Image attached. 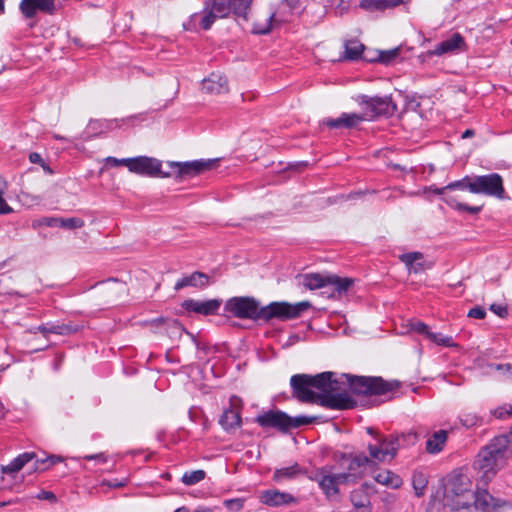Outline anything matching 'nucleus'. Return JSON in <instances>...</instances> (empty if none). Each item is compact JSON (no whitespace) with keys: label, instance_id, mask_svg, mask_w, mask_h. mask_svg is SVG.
Here are the masks:
<instances>
[{"label":"nucleus","instance_id":"48","mask_svg":"<svg viewBox=\"0 0 512 512\" xmlns=\"http://www.w3.org/2000/svg\"><path fill=\"white\" fill-rule=\"evenodd\" d=\"M131 160V158H123V159H118V158H115V157H107L106 158V163L107 164H110L112 166H126L128 169H129V161Z\"/></svg>","mask_w":512,"mask_h":512},{"label":"nucleus","instance_id":"3","mask_svg":"<svg viewBox=\"0 0 512 512\" xmlns=\"http://www.w3.org/2000/svg\"><path fill=\"white\" fill-rule=\"evenodd\" d=\"M474 492L470 478L461 473H452L444 486L443 503L452 511L471 510Z\"/></svg>","mask_w":512,"mask_h":512},{"label":"nucleus","instance_id":"28","mask_svg":"<svg viewBox=\"0 0 512 512\" xmlns=\"http://www.w3.org/2000/svg\"><path fill=\"white\" fill-rule=\"evenodd\" d=\"M82 328L81 325L69 323L62 324H43L39 325L36 330L40 331L43 335L57 334V335H70L78 332Z\"/></svg>","mask_w":512,"mask_h":512},{"label":"nucleus","instance_id":"13","mask_svg":"<svg viewBox=\"0 0 512 512\" xmlns=\"http://www.w3.org/2000/svg\"><path fill=\"white\" fill-rule=\"evenodd\" d=\"M311 480L316 481L327 499H332L339 494V484L346 483L345 476L341 473L334 474L332 466L319 468Z\"/></svg>","mask_w":512,"mask_h":512},{"label":"nucleus","instance_id":"49","mask_svg":"<svg viewBox=\"0 0 512 512\" xmlns=\"http://www.w3.org/2000/svg\"><path fill=\"white\" fill-rule=\"evenodd\" d=\"M486 316V311L483 307L476 306L469 310L468 317L474 319H483Z\"/></svg>","mask_w":512,"mask_h":512},{"label":"nucleus","instance_id":"46","mask_svg":"<svg viewBox=\"0 0 512 512\" xmlns=\"http://www.w3.org/2000/svg\"><path fill=\"white\" fill-rule=\"evenodd\" d=\"M411 329L419 334H423L428 337V334L431 332L427 324L421 321H414L411 323Z\"/></svg>","mask_w":512,"mask_h":512},{"label":"nucleus","instance_id":"62","mask_svg":"<svg viewBox=\"0 0 512 512\" xmlns=\"http://www.w3.org/2000/svg\"><path fill=\"white\" fill-rule=\"evenodd\" d=\"M174 512H189V510L186 507H180L176 509Z\"/></svg>","mask_w":512,"mask_h":512},{"label":"nucleus","instance_id":"19","mask_svg":"<svg viewBox=\"0 0 512 512\" xmlns=\"http://www.w3.org/2000/svg\"><path fill=\"white\" fill-rule=\"evenodd\" d=\"M260 502L270 507L288 506L298 503L296 497L287 492L279 490H265L259 496Z\"/></svg>","mask_w":512,"mask_h":512},{"label":"nucleus","instance_id":"54","mask_svg":"<svg viewBox=\"0 0 512 512\" xmlns=\"http://www.w3.org/2000/svg\"><path fill=\"white\" fill-rule=\"evenodd\" d=\"M12 211V208L6 203L3 198V192L0 191V214H8Z\"/></svg>","mask_w":512,"mask_h":512},{"label":"nucleus","instance_id":"5","mask_svg":"<svg viewBox=\"0 0 512 512\" xmlns=\"http://www.w3.org/2000/svg\"><path fill=\"white\" fill-rule=\"evenodd\" d=\"M299 283L309 290L326 288L333 298H341L346 295L353 284L351 278H341L336 275H322L319 273H309L301 275Z\"/></svg>","mask_w":512,"mask_h":512},{"label":"nucleus","instance_id":"59","mask_svg":"<svg viewBox=\"0 0 512 512\" xmlns=\"http://www.w3.org/2000/svg\"><path fill=\"white\" fill-rule=\"evenodd\" d=\"M473 135H474V131L472 129H467L463 132L462 138L466 139V138L472 137Z\"/></svg>","mask_w":512,"mask_h":512},{"label":"nucleus","instance_id":"61","mask_svg":"<svg viewBox=\"0 0 512 512\" xmlns=\"http://www.w3.org/2000/svg\"><path fill=\"white\" fill-rule=\"evenodd\" d=\"M5 13V0H0V15Z\"/></svg>","mask_w":512,"mask_h":512},{"label":"nucleus","instance_id":"2","mask_svg":"<svg viewBox=\"0 0 512 512\" xmlns=\"http://www.w3.org/2000/svg\"><path fill=\"white\" fill-rule=\"evenodd\" d=\"M508 443L506 436L495 437L478 453L474 468L478 471V477L483 484L491 481L502 466L506 458Z\"/></svg>","mask_w":512,"mask_h":512},{"label":"nucleus","instance_id":"1","mask_svg":"<svg viewBox=\"0 0 512 512\" xmlns=\"http://www.w3.org/2000/svg\"><path fill=\"white\" fill-rule=\"evenodd\" d=\"M290 386L293 397L301 403H315L333 410L356 406L354 398L346 392H340V382L333 372L295 374L290 378Z\"/></svg>","mask_w":512,"mask_h":512},{"label":"nucleus","instance_id":"4","mask_svg":"<svg viewBox=\"0 0 512 512\" xmlns=\"http://www.w3.org/2000/svg\"><path fill=\"white\" fill-rule=\"evenodd\" d=\"M375 440V443H369L367 446L371 464L393 460L400 448L416 442L417 434L409 432L389 437L376 435Z\"/></svg>","mask_w":512,"mask_h":512},{"label":"nucleus","instance_id":"17","mask_svg":"<svg viewBox=\"0 0 512 512\" xmlns=\"http://www.w3.org/2000/svg\"><path fill=\"white\" fill-rule=\"evenodd\" d=\"M56 0H21L19 10L26 19L34 18L38 12L53 15Z\"/></svg>","mask_w":512,"mask_h":512},{"label":"nucleus","instance_id":"57","mask_svg":"<svg viewBox=\"0 0 512 512\" xmlns=\"http://www.w3.org/2000/svg\"><path fill=\"white\" fill-rule=\"evenodd\" d=\"M29 160L31 163H35V164L37 163L40 165L44 162L41 155L37 152L30 153Z\"/></svg>","mask_w":512,"mask_h":512},{"label":"nucleus","instance_id":"47","mask_svg":"<svg viewBox=\"0 0 512 512\" xmlns=\"http://www.w3.org/2000/svg\"><path fill=\"white\" fill-rule=\"evenodd\" d=\"M492 414L499 419H503L507 416H510L512 414V406L511 405H504L502 407H498L495 410H493Z\"/></svg>","mask_w":512,"mask_h":512},{"label":"nucleus","instance_id":"26","mask_svg":"<svg viewBox=\"0 0 512 512\" xmlns=\"http://www.w3.org/2000/svg\"><path fill=\"white\" fill-rule=\"evenodd\" d=\"M275 16L276 10L273 8H270L267 12L260 13L253 23L252 33L258 35L268 34L273 28Z\"/></svg>","mask_w":512,"mask_h":512},{"label":"nucleus","instance_id":"39","mask_svg":"<svg viewBox=\"0 0 512 512\" xmlns=\"http://www.w3.org/2000/svg\"><path fill=\"white\" fill-rule=\"evenodd\" d=\"M412 484L417 497H421L428 484L426 476L422 472H416L412 477Z\"/></svg>","mask_w":512,"mask_h":512},{"label":"nucleus","instance_id":"42","mask_svg":"<svg viewBox=\"0 0 512 512\" xmlns=\"http://www.w3.org/2000/svg\"><path fill=\"white\" fill-rule=\"evenodd\" d=\"M460 422L466 428H473L482 424V418L476 413L468 412L462 414Z\"/></svg>","mask_w":512,"mask_h":512},{"label":"nucleus","instance_id":"23","mask_svg":"<svg viewBox=\"0 0 512 512\" xmlns=\"http://www.w3.org/2000/svg\"><path fill=\"white\" fill-rule=\"evenodd\" d=\"M465 46V40L459 33H454L447 39L441 41L435 45L434 49L429 53L431 55L441 56L447 53H454L458 50H462Z\"/></svg>","mask_w":512,"mask_h":512},{"label":"nucleus","instance_id":"14","mask_svg":"<svg viewBox=\"0 0 512 512\" xmlns=\"http://www.w3.org/2000/svg\"><path fill=\"white\" fill-rule=\"evenodd\" d=\"M360 105L363 107L366 119L372 120L379 116L393 115L396 110V105L392 102L390 97H369L362 95L360 97Z\"/></svg>","mask_w":512,"mask_h":512},{"label":"nucleus","instance_id":"55","mask_svg":"<svg viewBox=\"0 0 512 512\" xmlns=\"http://www.w3.org/2000/svg\"><path fill=\"white\" fill-rule=\"evenodd\" d=\"M37 498L40 499V500H50V501H55L56 500V496L53 492L51 491H41L38 495H37Z\"/></svg>","mask_w":512,"mask_h":512},{"label":"nucleus","instance_id":"36","mask_svg":"<svg viewBox=\"0 0 512 512\" xmlns=\"http://www.w3.org/2000/svg\"><path fill=\"white\" fill-rule=\"evenodd\" d=\"M374 479L376 482L392 488H398L402 483L401 478L389 470L380 471L374 476Z\"/></svg>","mask_w":512,"mask_h":512},{"label":"nucleus","instance_id":"37","mask_svg":"<svg viewBox=\"0 0 512 512\" xmlns=\"http://www.w3.org/2000/svg\"><path fill=\"white\" fill-rule=\"evenodd\" d=\"M253 0H231V12L243 20L247 21L248 11Z\"/></svg>","mask_w":512,"mask_h":512},{"label":"nucleus","instance_id":"45","mask_svg":"<svg viewBox=\"0 0 512 512\" xmlns=\"http://www.w3.org/2000/svg\"><path fill=\"white\" fill-rule=\"evenodd\" d=\"M399 54V49L395 48L388 51L380 52L379 61L384 64H389L393 61Z\"/></svg>","mask_w":512,"mask_h":512},{"label":"nucleus","instance_id":"12","mask_svg":"<svg viewBox=\"0 0 512 512\" xmlns=\"http://www.w3.org/2000/svg\"><path fill=\"white\" fill-rule=\"evenodd\" d=\"M261 308L259 302L248 296L232 297L225 303L224 309L232 316L240 319L261 320Z\"/></svg>","mask_w":512,"mask_h":512},{"label":"nucleus","instance_id":"56","mask_svg":"<svg viewBox=\"0 0 512 512\" xmlns=\"http://www.w3.org/2000/svg\"><path fill=\"white\" fill-rule=\"evenodd\" d=\"M84 459L86 460H96L101 463H106L107 459L103 453L99 454H93V455H86L84 456Z\"/></svg>","mask_w":512,"mask_h":512},{"label":"nucleus","instance_id":"52","mask_svg":"<svg viewBox=\"0 0 512 512\" xmlns=\"http://www.w3.org/2000/svg\"><path fill=\"white\" fill-rule=\"evenodd\" d=\"M60 221H62V218L46 217L40 223L48 227H60Z\"/></svg>","mask_w":512,"mask_h":512},{"label":"nucleus","instance_id":"53","mask_svg":"<svg viewBox=\"0 0 512 512\" xmlns=\"http://www.w3.org/2000/svg\"><path fill=\"white\" fill-rule=\"evenodd\" d=\"M102 485H106L110 488H122L124 486L127 485V480L124 479L122 481H117V480H104L102 482Z\"/></svg>","mask_w":512,"mask_h":512},{"label":"nucleus","instance_id":"16","mask_svg":"<svg viewBox=\"0 0 512 512\" xmlns=\"http://www.w3.org/2000/svg\"><path fill=\"white\" fill-rule=\"evenodd\" d=\"M231 13V0H212L205 3L200 26L209 30L216 19L227 17Z\"/></svg>","mask_w":512,"mask_h":512},{"label":"nucleus","instance_id":"43","mask_svg":"<svg viewBox=\"0 0 512 512\" xmlns=\"http://www.w3.org/2000/svg\"><path fill=\"white\" fill-rule=\"evenodd\" d=\"M84 226V221L78 217L62 218L60 221V227L67 229H77Z\"/></svg>","mask_w":512,"mask_h":512},{"label":"nucleus","instance_id":"32","mask_svg":"<svg viewBox=\"0 0 512 512\" xmlns=\"http://www.w3.org/2000/svg\"><path fill=\"white\" fill-rule=\"evenodd\" d=\"M421 252H409L399 256L401 262H403L408 268L409 272L418 273L423 270V263L420 260L423 259Z\"/></svg>","mask_w":512,"mask_h":512},{"label":"nucleus","instance_id":"41","mask_svg":"<svg viewBox=\"0 0 512 512\" xmlns=\"http://www.w3.org/2000/svg\"><path fill=\"white\" fill-rule=\"evenodd\" d=\"M427 338L439 346H444V347H456L457 346L451 336H446V335H443L442 333L430 332L428 334Z\"/></svg>","mask_w":512,"mask_h":512},{"label":"nucleus","instance_id":"15","mask_svg":"<svg viewBox=\"0 0 512 512\" xmlns=\"http://www.w3.org/2000/svg\"><path fill=\"white\" fill-rule=\"evenodd\" d=\"M129 164V171L135 174L144 175L148 177H170L169 172L162 171L161 161L155 158L147 156H138L131 158Z\"/></svg>","mask_w":512,"mask_h":512},{"label":"nucleus","instance_id":"35","mask_svg":"<svg viewBox=\"0 0 512 512\" xmlns=\"http://www.w3.org/2000/svg\"><path fill=\"white\" fill-rule=\"evenodd\" d=\"M403 0H362L360 6L366 10H384L401 4Z\"/></svg>","mask_w":512,"mask_h":512},{"label":"nucleus","instance_id":"34","mask_svg":"<svg viewBox=\"0 0 512 512\" xmlns=\"http://www.w3.org/2000/svg\"><path fill=\"white\" fill-rule=\"evenodd\" d=\"M302 473H303L302 468L297 463H295L289 467L276 469L273 474V480L277 483H280L285 480L295 479L298 475H300Z\"/></svg>","mask_w":512,"mask_h":512},{"label":"nucleus","instance_id":"6","mask_svg":"<svg viewBox=\"0 0 512 512\" xmlns=\"http://www.w3.org/2000/svg\"><path fill=\"white\" fill-rule=\"evenodd\" d=\"M314 420V417H291L287 413L280 410H269L258 415L255 419V422L262 428H274L281 433H287L291 429L309 425L313 423Z\"/></svg>","mask_w":512,"mask_h":512},{"label":"nucleus","instance_id":"38","mask_svg":"<svg viewBox=\"0 0 512 512\" xmlns=\"http://www.w3.org/2000/svg\"><path fill=\"white\" fill-rule=\"evenodd\" d=\"M364 50V45L358 40H349L345 42V58L349 60L358 59Z\"/></svg>","mask_w":512,"mask_h":512},{"label":"nucleus","instance_id":"27","mask_svg":"<svg viewBox=\"0 0 512 512\" xmlns=\"http://www.w3.org/2000/svg\"><path fill=\"white\" fill-rule=\"evenodd\" d=\"M202 90L210 94H224L228 92V81L226 77L212 73L203 80Z\"/></svg>","mask_w":512,"mask_h":512},{"label":"nucleus","instance_id":"8","mask_svg":"<svg viewBox=\"0 0 512 512\" xmlns=\"http://www.w3.org/2000/svg\"><path fill=\"white\" fill-rule=\"evenodd\" d=\"M334 460L345 469L341 475L345 476L346 483L356 482L363 477L367 466L371 465V460L364 453L336 452Z\"/></svg>","mask_w":512,"mask_h":512},{"label":"nucleus","instance_id":"18","mask_svg":"<svg viewBox=\"0 0 512 512\" xmlns=\"http://www.w3.org/2000/svg\"><path fill=\"white\" fill-rule=\"evenodd\" d=\"M170 166L177 168V174L180 177H193L214 168L216 160H195L184 163L172 162Z\"/></svg>","mask_w":512,"mask_h":512},{"label":"nucleus","instance_id":"21","mask_svg":"<svg viewBox=\"0 0 512 512\" xmlns=\"http://www.w3.org/2000/svg\"><path fill=\"white\" fill-rule=\"evenodd\" d=\"M220 306L221 301L218 299H210L206 301L187 299L182 303V307L186 311L195 312L206 316L216 314Z\"/></svg>","mask_w":512,"mask_h":512},{"label":"nucleus","instance_id":"7","mask_svg":"<svg viewBox=\"0 0 512 512\" xmlns=\"http://www.w3.org/2000/svg\"><path fill=\"white\" fill-rule=\"evenodd\" d=\"M474 185V176H465L460 180L454 181L442 188H435L434 192L442 196V200L451 208L476 215L481 212L482 206H469L459 202L454 196L450 195V191L454 190H468L471 192V186Z\"/></svg>","mask_w":512,"mask_h":512},{"label":"nucleus","instance_id":"24","mask_svg":"<svg viewBox=\"0 0 512 512\" xmlns=\"http://www.w3.org/2000/svg\"><path fill=\"white\" fill-rule=\"evenodd\" d=\"M210 284V277L203 272H193L185 275L175 283L174 289L179 291L185 287L205 288Z\"/></svg>","mask_w":512,"mask_h":512},{"label":"nucleus","instance_id":"11","mask_svg":"<svg viewBox=\"0 0 512 512\" xmlns=\"http://www.w3.org/2000/svg\"><path fill=\"white\" fill-rule=\"evenodd\" d=\"M471 193L494 197L500 200L509 199L504 188L503 177L496 172L474 176V185L471 186Z\"/></svg>","mask_w":512,"mask_h":512},{"label":"nucleus","instance_id":"25","mask_svg":"<svg viewBox=\"0 0 512 512\" xmlns=\"http://www.w3.org/2000/svg\"><path fill=\"white\" fill-rule=\"evenodd\" d=\"M472 506L483 512H492L499 506V500L489 494L487 490L478 488L477 491L474 492Z\"/></svg>","mask_w":512,"mask_h":512},{"label":"nucleus","instance_id":"20","mask_svg":"<svg viewBox=\"0 0 512 512\" xmlns=\"http://www.w3.org/2000/svg\"><path fill=\"white\" fill-rule=\"evenodd\" d=\"M365 120L362 114L357 113H342L337 118H326L322 121V124L331 129H352L357 127L360 123Z\"/></svg>","mask_w":512,"mask_h":512},{"label":"nucleus","instance_id":"29","mask_svg":"<svg viewBox=\"0 0 512 512\" xmlns=\"http://www.w3.org/2000/svg\"><path fill=\"white\" fill-rule=\"evenodd\" d=\"M448 439V432L446 430H439L434 432L426 441V451L429 454H438L443 449Z\"/></svg>","mask_w":512,"mask_h":512},{"label":"nucleus","instance_id":"31","mask_svg":"<svg viewBox=\"0 0 512 512\" xmlns=\"http://www.w3.org/2000/svg\"><path fill=\"white\" fill-rule=\"evenodd\" d=\"M219 423L226 431L240 427V412L232 408L224 410L220 417Z\"/></svg>","mask_w":512,"mask_h":512},{"label":"nucleus","instance_id":"44","mask_svg":"<svg viewBox=\"0 0 512 512\" xmlns=\"http://www.w3.org/2000/svg\"><path fill=\"white\" fill-rule=\"evenodd\" d=\"M223 504L228 510L238 512L244 507V499H242V498L226 499L223 502Z\"/></svg>","mask_w":512,"mask_h":512},{"label":"nucleus","instance_id":"58","mask_svg":"<svg viewBox=\"0 0 512 512\" xmlns=\"http://www.w3.org/2000/svg\"><path fill=\"white\" fill-rule=\"evenodd\" d=\"M45 461H49V465H50V467H52L53 465H55L59 462H62L63 459L60 456L51 455V456L45 457Z\"/></svg>","mask_w":512,"mask_h":512},{"label":"nucleus","instance_id":"33","mask_svg":"<svg viewBox=\"0 0 512 512\" xmlns=\"http://www.w3.org/2000/svg\"><path fill=\"white\" fill-rule=\"evenodd\" d=\"M119 119H99L90 121L88 130L94 135L102 134L106 131L113 130L119 127Z\"/></svg>","mask_w":512,"mask_h":512},{"label":"nucleus","instance_id":"50","mask_svg":"<svg viewBox=\"0 0 512 512\" xmlns=\"http://www.w3.org/2000/svg\"><path fill=\"white\" fill-rule=\"evenodd\" d=\"M34 469L36 471H45L50 468L49 461H45V458H39L36 454Z\"/></svg>","mask_w":512,"mask_h":512},{"label":"nucleus","instance_id":"64","mask_svg":"<svg viewBox=\"0 0 512 512\" xmlns=\"http://www.w3.org/2000/svg\"><path fill=\"white\" fill-rule=\"evenodd\" d=\"M367 433L370 434V435H374L375 431H374L373 428H367Z\"/></svg>","mask_w":512,"mask_h":512},{"label":"nucleus","instance_id":"10","mask_svg":"<svg viewBox=\"0 0 512 512\" xmlns=\"http://www.w3.org/2000/svg\"><path fill=\"white\" fill-rule=\"evenodd\" d=\"M311 304L308 301L290 304L287 302H272L261 308V320L269 321L273 318L285 321L296 319L304 313Z\"/></svg>","mask_w":512,"mask_h":512},{"label":"nucleus","instance_id":"9","mask_svg":"<svg viewBox=\"0 0 512 512\" xmlns=\"http://www.w3.org/2000/svg\"><path fill=\"white\" fill-rule=\"evenodd\" d=\"M351 391L357 395H384L394 389V385L381 377L345 375Z\"/></svg>","mask_w":512,"mask_h":512},{"label":"nucleus","instance_id":"22","mask_svg":"<svg viewBox=\"0 0 512 512\" xmlns=\"http://www.w3.org/2000/svg\"><path fill=\"white\" fill-rule=\"evenodd\" d=\"M374 493L373 486L368 483L362 484L350 493V500L356 509L362 512H371L370 495Z\"/></svg>","mask_w":512,"mask_h":512},{"label":"nucleus","instance_id":"40","mask_svg":"<svg viewBox=\"0 0 512 512\" xmlns=\"http://www.w3.org/2000/svg\"><path fill=\"white\" fill-rule=\"evenodd\" d=\"M205 471L204 470H194L185 472L182 476V482L185 485L191 486L199 483L205 478Z\"/></svg>","mask_w":512,"mask_h":512},{"label":"nucleus","instance_id":"60","mask_svg":"<svg viewBox=\"0 0 512 512\" xmlns=\"http://www.w3.org/2000/svg\"><path fill=\"white\" fill-rule=\"evenodd\" d=\"M41 166H42V168H43V170H44L45 172H47V173H49V174H52V173H53L52 169H51V168H50V167H49L45 162H43V163L41 164Z\"/></svg>","mask_w":512,"mask_h":512},{"label":"nucleus","instance_id":"51","mask_svg":"<svg viewBox=\"0 0 512 512\" xmlns=\"http://www.w3.org/2000/svg\"><path fill=\"white\" fill-rule=\"evenodd\" d=\"M490 310L501 318H505L508 315V310L503 305L492 304Z\"/></svg>","mask_w":512,"mask_h":512},{"label":"nucleus","instance_id":"30","mask_svg":"<svg viewBox=\"0 0 512 512\" xmlns=\"http://www.w3.org/2000/svg\"><path fill=\"white\" fill-rule=\"evenodd\" d=\"M34 458H36L35 452H24L14 458L8 465L2 466L1 471L5 474L16 473Z\"/></svg>","mask_w":512,"mask_h":512},{"label":"nucleus","instance_id":"63","mask_svg":"<svg viewBox=\"0 0 512 512\" xmlns=\"http://www.w3.org/2000/svg\"><path fill=\"white\" fill-rule=\"evenodd\" d=\"M194 512H212V511L210 509L206 508V509H197Z\"/></svg>","mask_w":512,"mask_h":512}]
</instances>
